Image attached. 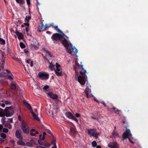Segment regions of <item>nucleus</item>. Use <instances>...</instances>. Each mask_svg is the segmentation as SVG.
<instances>
[{"mask_svg": "<svg viewBox=\"0 0 148 148\" xmlns=\"http://www.w3.org/2000/svg\"><path fill=\"white\" fill-rule=\"evenodd\" d=\"M5 116L7 117H10L14 113V110L11 107H6L4 110Z\"/></svg>", "mask_w": 148, "mask_h": 148, "instance_id": "20e7f679", "label": "nucleus"}, {"mask_svg": "<svg viewBox=\"0 0 148 148\" xmlns=\"http://www.w3.org/2000/svg\"><path fill=\"white\" fill-rule=\"evenodd\" d=\"M56 139L53 138V139L52 141V144L54 146L51 148H57V146L56 145Z\"/></svg>", "mask_w": 148, "mask_h": 148, "instance_id": "393cba45", "label": "nucleus"}, {"mask_svg": "<svg viewBox=\"0 0 148 148\" xmlns=\"http://www.w3.org/2000/svg\"><path fill=\"white\" fill-rule=\"evenodd\" d=\"M49 88V86L48 85H46L45 86L43 87V89L46 90Z\"/></svg>", "mask_w": 148, "mask_h": 148, "instance_id": "49530a36", "label": "nucleus"}, {"mask_svg": "<svg viewBox=\"0 0 148 148\" xmlns=\"http://www.w3.org/2000/svg\"><path fill=\"white\" fill-rule=\"evenodd\" d=\"M12 58L14 60L16 61L20 62V61L19 60L18 58L17 57H12Z\"/></svg>", "mask_w": 148, "mask_h": 148, "instance_id": "37998d69", "label": "nucleus"}, {"mask_svg": "<svg viewBox=\"0 0 148 148\" xmlns=\"http://www.w3.org/2000/svg\"><path fill=\"white\" fill-rule=\"evenodd\" d=\"M38 134V132L36 131L34 129H32L30 130V134L32 136H36V135Z\"/></svg>", "mask_w": 148, "mask_h": 148, "instance_id": "f3484780", "label": "nucleus"}, {"mask_svg": "<svg viewBox=\"0 0 148 148\" xmlns=\"http://www.w3.org/2000/svg\"><path fill=\"white\" fill-rule=\"evenodd\" d=\"M0 44L2 45H4L5 44V40L1 38H0Z\"/></svg>", "mask_w": 148, "mask_h": 148, "instance_id": "cd10ccee", "label": "nucleus"}, {"mask_svg": "<svg viewBox=\"0 0 148 148\" xmlns=\"http://www.w3.org/2000/svg\"><path fill=\"white\" fill-rule=\"evenodd\" d=\"M8 131V130L6 128H4L3 129V132L5 133H7Z\"/></svg>", "mask_w": 148, "mask_h": 148, "instance_id": "c03bdc74", "label": "nucleus"}, {"mask_svg": "<svg viewBox=\"0 0 148 148\" xmlns=\"http://www.w3.org/2000/svg\"><path fill=\"white\" fill-rule=\"evenodd\" d=\"M62 42L64 46L66 47H67L69 45V42L65 39H64L62 41Z\"/></svg>", "mask_w": 148, "mask_h": 148, "instance_id": "aec40b11", "label": "nucleus"}, {"mask_svg": "<svg viewBox=\"0 0 148 148\" xmlns=\"http://www.w3.org/2000/svg\"><path fill=\"white\" fill-rule=\"evenodd\" d=\"M10 87L12 89L15 90L16 88L18 89V85L16 86V84L13 83H11L10 85Z\"/></svg>", "mask_w": 148, "mask_h": 148, "instance_id": "5701e85b", "label": "nucleus"}, {"mask_svg": "<svg viewBox=\"0 0 148 148\" xmlns=\"http://www.w3.org/2000/svg\"><path fill=\"white\" fill-rule=\"evenodd\" d=\"M26 32H28L29 31V29L28 28H26L25 29Z\"/></svg>", "mask_w": 148, "mask_h": 148, "instance_id": "338daca9", "label": "nucleus"}, {"mask_svg": "<svg viewBox=\"0 0 148 148\" xmlns=\"http://www.w3.org/2000/svg\"><path fill=\"white\" fill-rule=\"evenodd\" d=\"M20 45L21 47L22 48H24L25 47V45L22 42H21L20 43Z\"/></svg>", "mask_w": 148, "mask_h": 148, "instance_id": "2f4dec72", "label": "nucleus"}, {"mask_svg": "<svg viewBox=\"0 0 148 148\" xmlns=\"http://www.w3.org/2000/svg\"><path fill=\"white\" fill-rule=\"evenodd\" d=\"M49 26L47 25V24H46L45 25V26H44V27H45V28H44V29H47V28H49Z\"/></svg>", "mask_w": 148, "mask_h": 148, "instance_id": "603ef678", "label": "nucleus"}, {"mask_svg": "<svg viewBox=\"0 0 148 148\" xmlns=\"http://www.w3.org/2000/svg\"><path fill=\"white\" fill-rule=\"evenodd\" d=\"M48 95L53 99H56L58 98V96L52 92L48 93H47Z\"/></svg>", "mask_w": 148, "mask_h": 148, "instance_id": "4468645a", "label": "nucleus"}, {"mask_svg": "<svg viewBox=\"0 0 148 148\" xmlns=\"http://www.w3.org/2000/svg\"><path fill=\"white\" fill-rule=\"evenodd\" d=\"M126 130L124 132L123 135L122 140L124 141L126 138H128L129 141L132 144H134V141L135 140L132 137V134L130 132V130L129 129L127 128V127H125Z\"/></svg>", "mask_w": 148, "mask_h": 148, "instance_id": "f03ea898", "label": "nucleus"}, {"mask_svg": "<svg viewBox=\"0 0 148 148\" xmlns=\"http://www.w3.org/2000/svg\"><path fill=\"white\" fill-rule=\"evenodd\" d=\"M1 137L2 138H3V139H5L6 137V135L4 133H1L0 134Z\"/></svg>", "mask_w": 148, "mask_h": 148, "instance_id": "a878e982", "label": "nucleus"}, {"mask_svg": "<svg viewBox=\"0 0 148 148\" xmlns=\"http://www.w3.org/2000/svg\"><path fill=\"white\" fill-rule=\"evenodd\" d=\"M24 25L27 26H28L29 25V24L27 22V23H24Z\"/></svg>", "mask_w": 148, "mask_h": 148, "instance_id": "4d7b16f0", "label": "nucleus"}, {"mask_svg": "<svg viewBox=\"0 0 148 148\" xmlns=\"http://www.w3.org/2000/svg\"><path fill=\"white\" fill-rule=\"evenodd\" d=\"M38 76L40 79L42 80L47 79L49 77V74L45 72H40L38 73Z\"/></svg>", "mask_w": 148, "mask_h": 148, "instance_id": "0eeeda50", "label": "nucleus"}, {"mask_svg": "<svg viewBox=\"0 0 148 148\" xmlns=\"http://www.w3.org/2000/svg\"><path fill=\"white\" fill-rule=\"evenodd\" d=\"M5 126L8 127L10 129H11L12 128V126L11 125H9L7 126L6 125Z\"/></svg>", "mask_w": 148, "mask_h": 148, "instance_id": "6e6d98bb", "label": "nucleus"}, {"mask_svg": "<svg viewBox=\"0 0 148 148\" xmlns=\"http://www.w3.org/2000/svg\"><path fill=\"white\" fill-rule=\"evenodd\" d=\"M72 49L73 51H75V52L76 54L78 52L77 50L76 49V48L74 47H72Z\"/></svg>", "mask_w": 148, "mask_h": 148, "instance_id": "ea45409f", "label": "nucleus"}, {"mask_svg": "<svg viewBox=\"0 0 148 148\" xmlns=\"http://www.w3.org/2000/svg\"><path fill=\"white\" fill-rule=\"evenodd\" d=\"M66 115L68 118L73 119L77 122H78V119L76 118L75 117L71 112H66Z\"/></svg>", "mask_w": 148, "mask_h": 148, "instance_id": "1a4fd4ad", "label": "nucleus"}, {"mask_svg": "<svg viewBox=\"0 0 148 148\" xmlns=\"http://www.w3.org/2000/svg\"><path fill=\"white\" fill-rule=\"evenodd\" d=\"M108 110L112 112H114L115 113H116V112L118 111L119 110L118 109H116L114 107H113L112 108H108Z\"/></svg>", "mask_w": 148, "mask_h": 148, "instance_id": "412c9836", "label": "nucleus"}, {"mask_svg": "<svg viewBox=\"0 0 148 148\" xmlns=\"http://www.w3.org/2000/svg\"><path fill=\"white\" fill-rule=\"evenodd\" d=\"M29 64L32 67L33 66V61H31L30 63Z\"/></svg>", "mask_w": 148, "mask_h": 148, "instance_id": "13d9d810", "label": "nucleus"}, {"mask_svg": "<svg viewBox=\"0 0 148 148\" xmlns=\"http://www.w3.org/2000/svg\"><path fill=\"white\" fill-rule=\"evenodd\" d=\"M80 66L82 69L81 71H80L81 76H78V70L77 69L79 67L80 65L77 63L76 61V65L74 67V69L75 71V77H77L78 81L81 84L84 85L86 82L85 75L84 76V74H85L86 73V71L84 68L83 65H81Z\"/></svg>", "mask_w": 148, "mask_h": 148, "instance_id": "f257e3e1", "label": "nucleus"}, {"mask_svg": "<svg viewBox=\"0 0 148 148\" xmlns=\"http://www.w3.org/2000/svg\"><path fill=\"white\" fill-rule=\"evenodd\" d=\"M46 134L45 132H43V137L42 138V140H45V136L46 135Z\"/></svg>", "mask_w": 148, "mask_h": 148, "instance_id": "a18cd8bd", "label": "nucleus"}, {"mask_svg": "<svg viewBox=\"0 0 148 148\" xmlns=\"http://www.w3.org/2000/svg\"><path fill=\"white\" fill-rule=\"evenodd\" d=\"M50 145L48 144L45 143L44 144V145L47 147H49L50 146Z\"/></svg>", "mask_w": 148, "mask_h": 148, "instance_id": "5fc2aeb1", "label": "nucleus"}, {"mask_svg": "<svg viewBox=\"0 0 148 148\" xmlns=\"http://www.w3.org/2000/svg\"><path fill=\"white\" fill-rule=\"evenodd\" d=\"M56 110V109H53V111H49V113L50 115L52 116V117H53V112L54 111V110Z\"/></svg>", "mask_w": 148, "mask_h": 148, "instance_id": "58836bf2", "label": "nucleus"}, {"mask_svg": "<svg viewBox=\"0 0 148 148\" xmlns=\"http://www.w3.org/2000/svg\"><path fill=\"white\" fill-rule=\"evenodd\" d=\"M31 45L32 47H34V48H36V46L35 45H34V44H33V45L32 44Z\"/></svg>", "mask_w": 148, "mask_h": 148, "instance_id": "0e129e2a", "label": "nucleus"}, {"mask_svg": "<svg viewBox=\"0 0 148 148\" xmlns=\"http://www.w3.org/2000/svg\"><path fill=\"white\" fill-rule=\"evenodd\" d=\"M75 116L77 117H79L80 116V115L78 113H77L75 114Z\"/></svg>", "mask_w": 148, "mask_h": 148, "instance_id": "3c124183", "label": "nucleus"}, {"mask_svg": "<svg viewBox=\"0 0 148 148\" xmlns=\"http://www.w3.org/2000/svg\"><path fill=\"white\" fill-rule=\"evenodd\" d=\"M3 128V126L1 125H0V130L1 131L2 130Z\"/></svg>", "mask_w": 148, "mask_h": 148, "instance_id": "680f3d73", "label": "nucleus"}, {"mask_svg": "<svg viewBox=\"0 0 148 148\" xmlns=\"http://www.w3.org/2000/svg\"><path fill=\"white\" fill-rule=\"evenodd\" d=\"M4 103L7 106H9L11 104V102L8 101H4Z\"/></svg>", "mask_w": 148, "mask_h": 148, "instance_id": "7c9ffc66", "label": "nucleus"}, {"mask_svg": "<svg viewBox=\"0 0 148 148\" xmlns=\"http://www.w3.org/2000/svg\"><path fill=\"white\" fill-rule=\"evenodd\" d=\"M4 141V139L1 138H0V143H2Z\"/></svg>", "mask_w": 148, "mask_h": 148, "instance_id": "8fccbe9b", "label": "nucleus"}, {"mask_svg": "<svg viewBox=\"0 0 148 148\" xmlns=\"http://www.w3.org/2000/svg\"><path fill=\"white\" fill-rule=\"evenodd\" d=\"M9 74L10 75L7 76L8 78L10 80H13L14 78V77L11 73Z\"/></svg>", "mask_w": 148, "mask_h": 148, "instance_id": "bb28decb", "label": "nucleus"}, {"mask_svg": "<svg viewBox=\"0 0 148 148\" xmlns=\"http://www.w3.org/2000/svg\"><path fill=\"white\" fill-rule=\"evenodd\" d=\"M6 74L3 72H2L0 73V76L5 77L6 76Z\"/></svg>", "mask_w": 148, "mask_h": 148, "instance_id": "c9c22d12", "label": "nucleus"}, {"mask_svg": "<svg viewBox=\"0 0 148 148\" xmlns=\"http://www.w3.org/2000/svg\"><path fill=\"white\" fill-rule=\"evenodd\" d=\"M18 120L20 121H21V116H20V115H19L18 116Z\"/></svg>", "mask_w": 148, "mask_h": 148, "instance_id": "bf43d9fd", "label": "nucleus"}, {"mask_svg": "<svg viewBox=\"0 0 148 148\" xmlns=\"http://www.w3.org/2000/svg\"><path fill=\"white\" fill-rule=\"evenodd\" d=\"M42 140H43L42 139V138L41 139L39 140H38V143L40 145H43V143L42 142Z\"/></svg>", "mask_w": 148, "mask_h": 148, "instance_id": "a19ab883", "label": "nucleus"}, {"mask_svg": "<svg viewBox=\"0 0 148 148\" xmlns=\"http://www.w3.org/2000/svg\"><path fill=\"white\" fill-rule=\"evenodd\" d=\"M70 131L71 132L73 133H74L76 132V130L74 128L71 127H70Z\"/></svg>", "mask_w": 148, "mask_h": 148, "instance_id": "c85d7f7f", "label": "nucleus"}, {"mask_svg": "<svg viewBox=\"0 0 148 148\" xmlns=\"http://www.w3.org/2000/svg\"><path fill=\"white\" fill-rule=\"evenodd\" d=\"M55 65L56 68L55 70L56 74L58 76H62L63 74L62 73V69L61 66L57 62L56 63Z\"/></svg>", "mask_w": 148, "mask_h": 148, "instance_id": "7ed1b4c3", "label": "nucleus"}, {"mask_svg": "<svg viewBox=\"0 0 148 148\" xmlns=\"http://www.w3.org/2000/svg\"><path fill=\"white\" fill-rule=\"evenodd\" d=\"M108 146L110 148H118V146L116 142H113L108 144Z\"/></svg>", "mask_w": 148, "mask_h": 148, "instance_id": "2eb2a0df", "label": "nucleus"}, {"mask_svg": "<svg viewBox=\"0 0 148 148\" xmlns=\"http://www.w3.org/2000/svg\"><path fill=\"white\" fill-rule=\"evenodd\" d=\"M21 131L19 130H17L16 131L15 135L16 137L19 139H22L23 137L21 134Z\"/></svg>", "mask_w": 148, "mask_h": 148, "instance_id": "ddd939ff", "label": "nucleus"}, {"mask_svg": "<svg viewBox=\"0 0 148 148\" xmlns=\"http://www.w3.org/2000/svg\"><path fill=\"white\" fill-rule=\"evenodd\" d=\"M55 61L53 60L51 62L49 63V68L51 71H53L54 69Z\"/></svg>", "mask_w": 148, "mask_h": 148, "instance_id": "dca6fc26", "label": "nucleus"}, {"mask_svg": "<svg viewBox=\"0 0 148 148\" xmlns=\"http://www.w3.org/2000/svg\"><path fill=\"white\" fill-rule=\"evenodd\" d=\"M16 1L19 4H21L24 2V0H16Z\"/></svg>", "mask_w": 148, "mask_h": 148, "instance_id": "c756f323", "label": "nucleus"}, {"mask_svg": "<svg viewBox=\"0 0 148 148\" xmlns=\"http://www.w3.org/2000/svg\"><path fill=\"white\" fill-rule=\"evenodd\" d=\"M15 33L19 39H22L23 38V36L21 33L20 32L17 31H16Z\"/></svg>", "mask_w": 148, "mask_h": 148, "instance_id": "a211bd4d", "label": "nucleus"}, {"mask_svg": "<svg viewBox=\"0 0 148 148\" xmlns=\"http://www.w3.org/2000/svg\"><path fill=\"white\" fill-rule=\"evenodd\" d=\"M91 86L90 85H88L87 87L86 88L84 91V92L86 95V97L87 98H89L88 93L91 91Z\"/></svg>", "mask_w": 148, "mask_h": 148, "instance_id": "f8f14e48", "label": "nucleus"}, {"mask_svg": "<svg viewBox=\"0 0 148 148\" xmlns=\"http://www.w3.org/2000/svg\"><path fill=\"white\" fill-rule=\"evenodd\" d=\"M36 148H46L45 147H42L40 146H38L36 147Z\"/></svg>", "mask_w": 148, "mask_h": 148, "instance_id": "864d4df0", "label": "nucleus"}, {"mask_svg": "<svg viewBox=\"0 0 148 148\" xmlns=\"http://www.w3.org/2000/svg\"><path fill=\"white\" fill-rule=\"evenodd\" d=\"M17 144L18 145H24L25 144V143L21 141H19L18 142Z\"/></svg>", "mask_w": 148, "mask_h": 148, "instance_id": "f704fd0d", "label": "nucleus"}, {"mask_svg": "<svg viewBox=\"0 0 148 148\" xmlns=\"http://www.w3.org/2000/svg\"><path fill=\"white\" fill-rule=\"evenodd\" d=\"M5 119V117H3L1 119V121L2 124H4L6 122Z\"/></svg>", "mask_w": 148, "mask_h": 148, "instance_id": "e433bc0d", "label": "nucleus"}, {"mask_svg": "<svg viewBox=\"0 0 148 148\" xmlns=\"http://www.w3.org/2000/svg\"><path fill=\"white\" fill-rule=\"evenodd\" d=\"M8 122H10L12 123L13 121V119L12 118H10L8 119Z\"/></svg>", "mask_w": 148, "mask_h": 148, "instance_id": "09e8293b", "label": "nucleus"}, {"mask_svg": "<svg viewBox=\"0 0 148 148\" xmlns=\"http://www.w3.org/2000/svg\"><path fill=\"white\" fill-rule=\"evenodd\" d=\"M54 27H55V28L57 30V31L59 32L60 33L62 32L60 30L59 28H58V26H54Z\"/></svg>", "mask_w": 148, "mask_h": 148, "instance_id": "79ce46f5", "label": "nucleus"}, {"mask_svg": "<svg viewBox=\"0 0 148 148\" xmlns=\"http://www.w3.org/2000/svg\"><path fill=\"white\" fill-rule=\"evenodd\" d=\"M5 115V116L4 111H3L2 109L0 108V116L3 117Z\"/></svg>", "mask_w": 148, "mask_h": 148, "instance_id": "b1692460", "label": "nucleus"}, {"mask_svg": "<svg viewBox=\"0 0 148 148\" xmlns=\"http://www.w3.org/2000/svg\"><path fill=\"white\" fill-rule=\"evenodd\" d=\"M62 37L60 34L58 33H55L53 35L51 38L54 40H60Z\"/></svg>", "mask_w": 148, "mask_h": 148, "instance_id": "9d476101", "label": "nucleus"}, {"mask_svg": "<svg viewBox=\"0 0 148 148\" xmlns=\"http://www.w3.org/2000/svg\"><path fill=\"white\" fill-rule=\"evenodd\" d=\"M66 50L67 52L71 54V51L70 48H69L68 47H66Z\"/></svg>", "mask_w": 148, "mask_h": 148, "instance_id": "72a5a7b5", "label": "nucleus"}, {"mask_svg": "<svg viewBox=\"0 0 148 148\" xmlns=\"http://www.w3.org/2000/svg\"><path fill=\"white\" fill-rule=\"evenodd\" d=\"M1 106L3 107V108H4L5 107V104L4 103H2L1 104Z\"/></svg>", "mask_w": 148, "mask_h": 148, "instance_id": "69168bd1", "label": "nucleus"}, {"mask_svg": "<svg viewBox=\"0 0 148 148\" xmlns=\"http://www.w3.org/2000/svg\"><path fill=\"white\" fill-rule=\"evenodd\" d=\"M24 52H25V53H28V50L27 49H24Z\"/></svg>", "mask_w": 148, "mask_h": 148, "instance_id": "052dcab7", "label": "nucleus"}, {"mask_svg": "<svg viewBox=\"0 0 148 148\" xmlns=\"http://www.w3.org/2000/svg\"><path fill=\"white\" fill-rule=\"evenodd\" d=\"M96 148H101V147L100 146L98 145L97 146Z\"/></svg>", "mask_w": 148, "mask_h": 148, "instance_id": "774afa93", "label": "nucleus"}, {"mask_svg": "<svg viewBox=\"0 0 148 148\" xmlns=\"http://www.w3.org/2000/svg\"><path fill=\"white\" fill-rule=\"evenodd\" d=\"M92 146L93 147H95L97 145V143L96 141H93L92 143Z\"/></svg>", "mask_w": 148, "mask_h": 148, "instance_id": "473e14b6", "label": "nucleus"}, {"mask_svg": "<svg viewBox=\"0 0 148 148\" xmlns=\"http://www.w3.org/2000/svg\"><path fill=\"white\" fill-rule=\"evenodd\" d=\"M31 61L30 60H27L26 61V62L27 63L29 64L30 63V62Z\"/></svg>", "mask_w": 148, "mask_h": 148, "instance_id": "e2e57ef3", "label": "nucleus"}, {"mask_svg": "<svg viewBox=\"0 0 148 148\" xmlns=\"http://www.w3.org/2000/svg\"><path fill=\"white\" fill-rule=\"evenodd\" d=\"M21 125V128L23 132L25 133H28L29 131V129L27 122L25 121H22Z\"/></svg>", "mask_w": 148, "mask_h": 148, "instance_id": "39448f33", "label": "nucleus"}, {"mask_svg": "<svg viewBox=\"0 0 148 148\" xmlns=\"http://www.w3.org/2000/svg\"><path fill=\"white\" fill-rule=\"evenodd\" d=\"M31 18V17L30 16H26L25 17V20L26 21L28 22L29 20Z\"/></svg>", "mask_w": 148, "mask_h": 148, "instance_id": "4c0bfd02", "label": "nucleus"}, {"mask_svg": "<svg viewBox=\"0 0 148 148\" xmlns=\"http://www.w3.org/2000/svg\"><path fill=\"white\" fill-rule=\"evenodd\" d=\"M23 103L24 104L27 108H28V109L30 110H32V108L30 105L26 101H23Z\"/></svg>", "mask_w": 148, "mask_h": 148, "instance_id": "4be33fe9", "label": "nucleus"}, {"mask_svg": "<svg viewBox=\"0 0 148 148\" xmlns=\"http://www.w3.org/2000/svg\"><path fill=\"white\" fill-rule=\"evenodd\" d=\"M31 110V113L32 114L33 117L34 119L36 120L39 121V119L38 117L37 116V109H35L34 110V112L33 111V110L32 109Z\"/></svg>", "mask_w": 148, "mask_h": 148, "instance_id": "9b49d317", "label": "nucleus"}, {"mask_svg": "<svg viewBox=\"0 0 148 148\" xmlns=\"http://www.w3.org/2000/svg\"><path fill=\"white\" fill-rule=\"evenodd\" d=\"M1 55L2 58L0 60V71L4 70V66L5 64V58L4 57V53L1 52Z\"/></svg>", "mask_w": 148, "mask_h": 148, "instance_id": "6e6552de", "label": "nucleus"}, {"mask_svg": "<svg viewBox=\"0 0 148 148\" xmlns=\"http://www.w3.org/2000/svg\"><path fill=\"white\" fill-rule=\"evenodd\" d=\"M26 0L27 1V5L29 6L31 4L30 2V0Z\"/></svg>", "mask_w": 148, "mask_h": 148, "instance_id": "de8ad7c7", "label": "nucleus"}, {"mask_svg": "<svg viewBox=\"0 0 148 148\" xmlns=\"http://www.w3.org/2000/svg\"><path fill=\"white\" fill-rule=\"evenodd\" d=\"M116 128V127H115L114 131L113 132L112 135L111 136L112 137L116 138L117 137H118L119 136V134L115 130Z\"/></svg>", "mask_w": 148, "mask_h": 148, "instance_id": "6ab92c4d", "label": "nucleus"}, {"mask_svg": "<svg viewBox=\"0 0 148 148\" xmlns=\"http://www.w3.org/2000/svg\"><path fill=\"white\" fill-rule=\"evenodd\" d=\"M88 134L90 136H94L97 138L99 135V133L96 132V130L94 129H91L87 130Z\"/></svg>", "mask_w": 148, "mask_h": 148, "instance_id": "423d86ee", "label": "nucleus"}]
</instances>
